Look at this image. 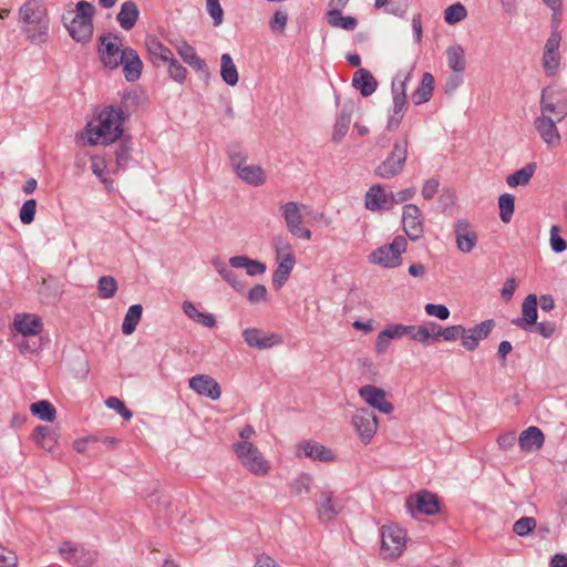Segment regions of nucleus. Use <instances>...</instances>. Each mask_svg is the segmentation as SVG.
<instances>
[{
	"instance_id": "1",
	"label": "nucleus",
	"mask_w": 567,
	"mask_h": 567,
	"mask_svg": "<svg viewBox=\"0 0 567 567\" xmlns=\"http://www.w3.org/2000/svg\"><path fill=\"white\" fill-rule=\"evenodd\" d=\"M124 111L114 105L104 107L96 118L85 128V137L90 145H107L116 142L123 135Z\"/></svg>"
},
{
	"instance_id": "2",
	"label": "nucleus",
	"mask_w": 567,
	"mask_h": 567,
	"mask_svg": "<svg viewBox=\"0 0 567 567\" xmlns=\"http://www.w3.org/2000/svg\"><path fill=\"white\" fill-rule=\"evenodd\" d=\"M22 31L32 43H44L48 39L49 17L42 0H25L19 9Z\"/></svg>"
},
{
	"instance_id": "3",
	"label": "nucleus",
	"mask_w": 567,
	"mask_h": 567,
	"mask_svg": "<svg viewBox=\"0 0 567 567\" xmlns=\"http://www.w3.org/2000/svg\"><path fill=\"white\" fill-rule=\"evenodd\" d=\"M95 8L92 3L81 0L76 3L74 11H66L62 16L63 25L73 40L87 42L93 35V16Z\"/></svg>"
},
{
	"instance_id": "4",
	"label": "nucleus",
	"mask_w": 567,
	"mask_h": 567,
	"mask_svg": "<svg viewBox=\"0 0 567 567\" xmlns=\"http://www.w3.org/2000/svg\"><path fill=\"white\" fill-rule=\"evenodd\" d=\"M233 451L240 464L251 474L266 476L270 472V463L265 458L258 447L249 441L233 444Z\"/></svg>"
},
{
	"instance_id": "5",
	"label": "nucleus",
	"mask_w": 567,
	"mask_h": 567,
	"mask_svg": "<svg viewBox=\"0 0 567 567\" xmlns=\"http://www.w3.org/2000/svg\"><path fill=\"white\" fill-rule=\"evenodd\" d=\"M380 555L383 559L395 560L406 548V532L396 524L384 525L380 530Z\"/></svg>"
},
{
	"instance_id": "6",
	"label": "nucleus",
	"mask_w": 567,
	"mask_h": 567,
	"mask_svg": "<svg viewBox=\"0 0 567 567\" xmlns=\"http://www.w3.org/2000/svg\"><path fill=\"white\" fill-rule=\"evenodd\" d=\"M561 32L559 31V19L555 18L551 23V31L545 42L542 56V66L547 76H555L561 66V54L559 51L561 43Z\"/></svg>"
},
{
	"instance_id": "7",
	"label": "nucleus",
	"mask_w": 567,
	"mask_h": 567,
	"mask_svg": "<svg viewBox=\"0 0 567 567\" xmlns=\"http://www.w3.org/2000/svg\"><path fill=\"white\" fill-rule=\"evenodd\" d=\"M408 136L396 141L390 154L374 168V174L384 179L398 176L404 168L408 158Z\"/></svg>"
},
{
	"instance_id": "8",
	"label": "nucleus",
	"mask_w": 567,
	"mask_h": 567,
	"mask_svg": "<svg viewBox=\"0 0 567 567\" xmlns=\"http://www.w3.org/2000/svg\"><path fill=\"white\" fill-rule=\"evenodd\" d=\"M306 208V205L299 202L290 200L286 203H281L279 205V212L281 217L285 220V225L287 230L297 238L303 240H310L312 238V233L309 228L302 225L303 215L302 209Z\"/></svg>"
},
{
	"instance_id": "9",
	"label": "nucleus",
	"mask_w": 567,
	"mask_h": 567,
	"mask_svg": "<svg viewBox=\"0 0 567 567\" xmlns=\"http://www.w3.org/2000/svg\"><path fill=\"white\" fill-rule=\"evenodd\" d=\"M411 79V73L404 75L398 74L392 81V101L393 106L389 114L386 128L395 131L404 116V107L406 105V83Z\"/></svg>"
},
{
	"instance_id": "10",
	"label": "nucleus",
	"mask_w": 567,
	"mask_h": 567,
	"mask_svg": "<svg viewBox=\"0 0 567 567\" xmlns=\"http://www.w3.org/2000/svg\"><path fill=\"white\" fill-rule=\"evenodd\" d=\"M406 239L396 236L391 244L377 248L370 255V261L385 268H394L401 264V255L406 250Z\"/></svg>"
},
{
	"instance_id": "11",
	"label": "nucleus",
	"mask_w": 567,
	"mask_h": 567,
	"mask_svg": "<svg viewBox=\"0 0 567 567\" xmlns=\"http://www.w3.org/2000/svg\"><path fill=\"white\" fill-rule=\"evenodd\" d=\"M277 255V268L272 275V285L276 289L282 287L287 281L296 264V258L291 245L284 240H278L275 245Z\"/></svg>"
},
{
	"instance_id": "12",
	"label": "nucleus",
	"mask_w": 567,
	"mask_h": 567,
	"mask_svg": "<svg viewBox=\"0 0 567 567\" xmlns=\"http://www.w3.org/2000/svg\"><path fill=\"white\" fill-rule=\"evenodd\" d=\"M352 425L362 444L368 445L373 440L379 421L377 415L368 408L358 409L352 415Z\"/></svg>"
},
{
	"instance_id": "13",
	"label": "nucleus",
	"mask_w": 567,
	"mask_h": 567,
	"mask_svg": "<svg viewBox=\"0 0 567 567\" xmlns=\"http://www.w3.org/2000/svg\"><path fill=\"white\" fill-rule=\"evenodd\" d=\"M101 58L105 66L115 69L121 65L124 58V49L120 37L109 33L101 38Z\"/></svg>"
},
{
	"instance_id": "14",
	"label": "nucleus",
	"mask_w": 567,
	"mask_h": 567,
	"mask_svg": "<svg viewBox=\"0 0 567 567\" xmlns=\"http://www.w3.org/2000/svg\"><path fill=\"white\" fill-rule=\"evenodd\" d=\"M296 457L329 463L336 460L333 451L316 441L305 440L295 445Z\"/></svg>"
},
{
	"instance_id": "15",
	"label": "nucleus",
	"mask_w": 567,
	"mask_h": 567,
	"mask_svg": "<svg viewBox=\"0 0 567 567\" xmlns=\"http://www.w3.org/2000/svg\"><path fill=\"white\" fill-rule=\"evenodd\" d=\"M405 506L412 516H415L416 513L434 515L439 512L437 497L429 491H421L414 497H409Z\"/></svg>"
},
{
	"instance_id": "16",
	"label": "nucleus",
	"mask_w": 567,
	"mask_h": 567,
	"mask_svg": "<svg viewBox=\"0 0 567 567\" xmlns=\"http://www.w3.org/2000/svg\"><path fill=\"white\" fill-rule=\"evenodd\" d=\"M358 393L368 405L377 409L381 413L390 414L394 410L393 403L386 400V393L381 388L368 384L361 386Z\"/></svg>"
},
{
	"instance_id": "17",
	"label": "nucleus",
	"mask_w": 567,
	"mask_h": 567,
	"mask_svg": "<svg viewBox=\"0 0 567 567\" xmlns=\"http://www.w3.org/2000/svg\"><path fill=\"white\" fill-rule=\"evenodd\" d=\"M59 551L69 563L78 567H90L96 559L95 551L85 549L71 542L63 543Z\"/></svg>"
},
{
	"instance_id": "18",
	"label": "nucleus",
	"mask_w": 567,
	"mask_h": 567,
	"mask_svg": "<svg viewBox=\"0 0 567 567\" xmlns=\"http://www.w3.org/2000/svg\"><path fill=\"white\" fill-rule=\"evenodd\" d=\"M402 224L406 236L415 241L423 235V223L421 219V210L416 205L406 204L403 207Z\"/></svg>"
},
{
	"instance_id": "19",
	"label": "nucleus",
	"mask_w": 567,
	"mask_h": 567,
	"mask_svg": "<svg viewBox=\"0 0 567 567\" xmlns=\"http://www.w3.org/2000/svg\"><path fill=\"white\" fill-rule=\"evenodd\" d=\"M535 128L543 142L549 148H556L561 143V136L556 122L548 115H539L534 121Z\"/></svg>"
},
{
	"instance_id": "20",
	"label": "nucleus",
	"mask_w": 567,
	"mask_h": 567,
	"mask_svg": "<svg viewBox=\"0 0 567 567\" xmlns=\"http://www.w3.org/2000/svg\"><path fill=\"white\" fill-rule=\"evenodd\" d=\"M245 342L258 350H265L278 346L282 342V338L277 333H265L257 328H247L243 331Z\"/></svg>"
},
{
	"instance_id": "21",
	"label": "nucleus",
	"mask_w": 567,
	"mask_h": 567,
	"mask_svg": "<svg viewBox=\"0 0 567 567\" xmlns=\"http://www.w3.org/2000/svg\"><path fill=\"white\" fill-rule=\"evenodd\" d=\"M189 388L199 395L216 401L221 395V389L218 382L208 374H196L188 381Z\"/></svg>"
},
{
	"instance_id": "22",
	"label": "nucleus",
	"mask_w": 567,
	"mask_h": 567,
	"mask_svg": "<svg viewBox=\"0 0 567 567\" xmlns=\"http://www.w3.org/2000/svg\"><path fill=\"white\" fill-rule=\"evenodd\" d=\"M495 327L493 319H487L470 329H465L463 336V347L467 351H474L478 348L480 341L486 339Z\"/></svg>"
},
{
	"instance_id": "23",
	"label": "nucleus",
	"mask_w": 567,
	"mask_h": 567,
	"mask_svg": "<svg viewBox=\"0 0 567 567\" xmlns=\"http://www.w3.org/2000/svg\"><path fill=\"white\" fill-rule=\"evenodd\" d=\"M457 248L465 254L471 252L477 244V234L465 219L456 220L454 225Z\"/></svg>"
},
{
	"instance_id": "24",
	"label": "nucleus",
	"mask_w": 567,
	"mask_h": 567,
	"mask_svg": "<svg viewBox=\"0 0 567 567\" xmlns=\"http://www.w3.org/2000/svg\"><path fill=\"white\" fill-rule=\"evenodd\" d=\"M13 329L24 336H38L42 332L43 324L39 316L33 313H19L13 319Z\"/></svg>"
},
{
	"instance_id": "25",
	"label": "nucleus",
	"mask_w": 567,
	"mask_h": 567,
	"mask_svg": "<svg viewBox=\"0 0 567 567\" xmlns=\"http://www.w3.org/2000/svg\"><path fill=\"white\" fill-rule=\"evenodd\" d=\"M537 321V297L528 295L522 305V317L513 319L512 323L525 331H528Z\"/></svg>"
},
{
	"instance_id": "26",
	"label": "nucleus",
	"mask_w": 567,
	"mask_h": 567,
	"mask_svg": "<svg viewBox=\"0 0 567 567\" xmlns=\"http://www.w3.org/2000/svg\"><path fill=\"white\" fill-rule=\"evenodd\" d=\"M176 50L183 61L198 72L202 78L208 79L210 76L206 62L196 54L195 49L190 44L183 42L177 45Z\"/></svg>"
},
{
	"instance_id": "27",
	"label": "nucleus",
	"mask_w": 567,
	"mask_h": 567,
	"mask_svg": "<svg viewBox=\"0 0 567 567\" xmlns=\"http://www.w3.org/2000/svg\"><path fill=\"white\" fill-rule=\"evenodd\" d=\"M390 194H386L384 188L380 185L371 186L365 194V207L369 210L375 212L381 209H391Z\"/></svg>"
},
{
	"instance_id": "28",
	"label": "nucleus",
	"mask_w": 567,
	"mask_h": 567,
	"mask_svg": "<svg viewBox=\"0 0 567 567\" xmlns=\"http://www.w3.org/2000/svg\"><path fill=\"white\" fill-rule=\"evenodd\" d=\"M121 64L128 82L136 81L141 76L143 63L134 49L124 48V58Z\"/></svg>"
},
{
	"instance_id": "29",
	"label": "nucleus",
	"mask_w": 567,
	"mask_h": 567,
	"mask_svg": "<svg viewBox=\"0 0 567 567\" xmlns=\"http://www.w3.org/2000/svg\"><path fill=\"white\" fill-rule=\"evenodd\" d=\"M544 442L545 436L542 430L537 426L527 427L518 437L519 447L524 452L538 451L543 447Z\"/></svg>"
},
{
	"instance_id": "30",
	"label": "nucleus",
	"mask_w": 567,
	"mask_h": 567,
	"mask_svg": "<svg viewBox=\"0 0 567 567\" xmlns=\"http://www.w3.org/2000/svg\"><path fill=\"white\" fill-rule=\"evenodd\" d=\"M354 112L353 104H344L337 116L336 123L333 125L332 132V141L336 143H340L343 137L347 135L351 121L352 114Z\"/></svg>"
},
{
	"instance_id": "31",
	"label": "nucleus",
	"mask_w": 567,
	"mask_h": 567,
	"mask_svg": "<svg viewBox=\"0 0 567 567\" xmlns=\"http://www.w3.org/2000/svg\"><path fill=\"white\" fill-rule=\"evenodd\" d=\"M352 85L359 90L363 96H370L375 92L378 83L369 70L359 69L354 72Z\"/></svg>"
},
{
	"instance_id": "32",
	"label": "nucleus",
	"mask_w": 567,
	"mask_h": 567,
	"mask_svg": "<svg viewBox=\"0 0 567 567\" xmlns=\"http://www.w3.org/2000/svg\"><path fill=\"white\" fill-rule=\"evenodd\" d=\"M229 265L233 268L245 269L250 277L266 272V265L259 260L250 259L247 256H234L229 258Z\"/></svg>"
},
{
	"instance_id": "33",
	"label": "nucleus",
	"mask_w": 567,
	"mask_h": 567,
	"mask_svg": "<svg viewBox=\"0 0 567 567\" xmlns=\"http://www.w3.org/2000/svg\"><path fill=\"white\" fill-rule=\"evenodd\" d=\"M318 515L323 522L332 520L341 511V507L333 502L331 492H322L318 503Z\"/></svg>"
},
{
	"instance_id": "34",
	"label": "nucleus",
	"mask_w": 567,
	"mask_h": 567,
	"mask_svg": "<svg viewBox=\"0 0 567 567\" xmlns=\"http://www.w3.org/2000/svg\"><path fill=\"white\" fill-rule=\"evenodd\" d=\"M145 45L154 63L158 61L166 63L173 56L172 50L153 35L146 38Z\"/></svg>"
},
{
	"instance_id": "35",
	"label": "nucleus",
	"mask_w": 567,
	"mask_h": 567,
	"mask_svg": "<svg viewBox=\"0 0 567 567\" xmlns=\"http://www.w3.org/2000/svg\"><path fill=\"white\" fill-rule=\"evenodd\" d=\"M32 440L39 447L51 453L54 452V447L56 445V435L49 426H37L33 430Z\"/></svg>"
},
{
	"instance_id": "36",
	"label": "nucleus",
	"mask_w": 567,
	"mask_h": 567,
	"mask_svg": "<svg viewBox=\"0 0 567 567\" xmlns=\"http://www.w3.org/2000/svg\"><path fill=\"white\" fill-rule=\"evenodd\" d=\"M138 17H140V10H138L136 3L133 1H125L122 3L121 10L117 13L116 19H117L120 25L124 30L128 31L135 25Z\"/></svg>"
},
{
	"instance_id": "37",
	"label": "nucleus",
	"mask_w": 567,
	"mask_h": 567,
	"mask_svg": "<svg viewBox=\"0 0 567 567\" xmlns=\"http://www.w3.org/2000/svg\"><path fill=\"white\" fill-rule=\"evenodd\" d=\"M446 59L449 68L457 74H462L466 69V58L464 49L455 43L446 49Z\"/></svg>"
},
{
	"instance_id": "38",
	"label": "nucleus",
	"mask_w": 567,
	"mask_h": 567,
	"mask_svg": "<svg viewBox=\"0 0 567 567\" xmlns=\"http://www.w3.org/2000/svg\"><path fill=\"white\" fill-rule=\"evenodd\" d=\"M184 313L192 320L202 324L206 328H214L216 326V319L213 313L200 312L192 301H184L182 305Z\"/></svg>"
},
{
	"instance_id": "39",
	"label": "nucleus",
	"mask_w": 567,
	"mask_h": 567,
	"mask_svg": "<svg viewBox=\"0 0 567 567\" xmlns=\"http://www.w3.org/2000/svg\"><path fill=\"white\" fill-rule=\"evenodd\" d=\"M434 90V76L425 72L422 75L420 86L412 93V101L415 105H421L432 97Z\"/></svg>"
},
{
	"instance_id": "40",
	"label": "nucleus",
	"mask_w": 567,
	"mask_h": 567,
	"mask_svg": "<svg viewBox=\"0 0 567 567\" xmlns=\"http://www.w3.org/2000/svg\"><path fill=\"white\" fill-rule=\"evenodd\" d=\"M236 174L248 185L261 186L266 183V173L259 165H246Z\"/></svg>"
},
{
	"instance_id": "41",
	"label": "nucleus",
	"mask_w": 567,
	"mask_h": 567,
	"mask_svg": "<svg viewBox=\"0 0 567 567\" xmlns=\"http://www.w3.org/2000/svg\"><path fill=\"white\" fill-rule=\"evenodd\" d=\"M220 76L230 86L238 83V71L229 53H223L220 56Z\"/></svg>"
},
{
	"instance_id": "42",
	"label": "nucleus",
	"mask_w": 567,
	"mask_h": 567,
	"mask_svg": "<svg viewBox=\"0 0 567 567\" xmlns=\"http://www.w3.org/2000/svg\"><path fill=\"white\" fill-rule=\"evenodd\" d=\"M328 23L333 28L352 31L357 28L358 21L353 17H343L340 9H331L327 13Z\"/></svg>"
},
{
	"instance_id": "43",
	"label": "nucleus",
	"mask_w": 567,
	"mask_h": 567,
	"mask_svg": "<svg viewBox=\"0 0 567 567\" xmlns=\"http://www.w3.org/2000/svg\"><path fill=\"white\" fill-rule=\"evenodd\" d=\"M312 484V475L309 473H301L289 483V493L293 497H299L305 493H309Z\"/></svg>"
},
{
	"instance_id": "44",
	"label": "nucleus",
	"mask_w": 567,
	"mask_h": 567,
	"mask_svg": "<svg viewBox=\"0 0 567 567\" xmlns=\"http://www.w3.org/2000/svg\"><path fill=\"white\" fill-rule=\"evenodd\" d=\"M143 313V307L141 305H132L125 313L123 323H122V332L125 336L132 334L138 322L141 321Z\"/></svg>"
},
{
	"instance_id": "45",
	"label": "nucleus",
	"mask_w": 567,
	"mask_h": 567,
	"mask_svg": "<svg viewBox=\"0 0 567 567\" xmlns=\"http://www.w3.org/2000/svg\"><path fill=\"white\" fill-rule=\"evenodd\" d=\"M536 169V165L534 163H529L525 165L523 168L516 171L515 173L508 175L506 177V183L511 187L516 186H525L530 182Z\"/></svg>"
},
{
	"instance_id": "46",
	"label": "nucleus",
	"mask_w": 567,
	"mask_h": 567,
	"mask_svg": "<svg viewBox=\"0 0 567 567\" xmlns=\"http://www.w3.org/2000/svg\"><path fill=\"white\" fill-rule=\"evenodd\" d=\"M30 410L33 415L38 416L42 421L53 422L55 420L56 410L53 404L47 400L32 403Z\"/></svg>"
},
{
	"instance_id": "47",
	"label": "nucleus",
	"mask_w": 567,
	"mask_h": 567,
	"mask_svg": "<svg viewBox=\"0 0 567 567\" xmlns=\"http://www.w3.org/2000/svg\"><path fill=\"white\" fill-rule=\"evenodd\" d=\"M548 92H549L548 87H546V89H544L542 91V96H540V112H542V114L540 115H547L548 113H553V114H555L557 116V122H560V121H563L565 118L567 112H566L565 107H559L555 103L549 102L547 100Z\"/></svg>"
},
{
	"instance_id": "48",
	"label": "nucleus",
	"mask_w": 567,
	"mask_h": 567,
	"mask_svg": "<svg viewBox=\"0 0 567 567\" xmlns=\"http://www.w3.org/2000/svg\"><path fill=\"white\" fill-rule=\"evenodd\" d=\"M499 218L503 223H509L514 209H515V197L512 194H503L498 198Z\"/></svg>"
},
{
	"instance_id": "49",
	"label": "nucleus",
	"mask_w": 567,
	"mask_h": 567,
	"mask_svg": "<svg viewBox=\"0 0 567 567\" xmlns=\"http://www.w3.org/2000/svg\"><path fill=\"white\" fill-rule=\"evenodd\" d=\"M132 143L128 140H123L115 151V162L117 169H125L132 158Z\"/></svg>"
},
{
	"instance_id": "50",
	"label": "nucleus",
	"mask_w": 567,
	"mask_h": 567,
	"mask_svg": "<svg viewBox=\"0 0 567 567\" xmlns=\"http://www.w3.org/2000/svg\"><path fill=\"white\" fill-rule=\"evenodd\" d=\"M436 322H429L427 324L420 326V328H417L416 330V333L412 336V340L421 342L423 344H430L432 341L436 340Z\"/></svg>"
},
{
	"instance_id": "51",
	"label": "nucleus",
	"mask_w": 567,
	"mask_h": 567,
	"mask_svg": "<svg viewBox=\"0 0 567 567\" xmlns=\"http://www.w3.org/2000/svg\"><path fill=\"white\" fill-rule=\"evenodd\" d=\"M464 332L465 328L461 324L449 326L446 328H442L440 324H437L435 329L436 339L442 337L445 341H455L461 339L463 342Z\"/></svg>"
},
{
	"instance_id": "52",
	"label": "nucleus",
	"mask_w": 567,
	"mask_h": 567,
	"mask_svg": "<svg viewBox=\"0 0 567 567\" xmlns=\"http://www.w3.org/2000/svg\"><path fill=\"white\" fill-rule=\"evenodd\" d=\"M99 296L102 299L114 297L117 290V282L112 276H103L97 281Z\"/></svg>"
},
{
	"instance_id": "53",
	"label": "nucleus",
	"mask_w": 567,
	"mask_h": 567,
	"mask_svg": "<svg viewBox=\"0 0 567 567\" xmlns=\"http://www.w3.org/2000/svg\"><path fill=\"white\" fill-rule=\"evenodd\" d=\"M466 16V8L461 2L447 7L444 11V20L449 24H456L464 20Z\"/></svg>"
},
{
	"instance_id": "54",
	"label": "nucleus",
	"mask_w": 567,
	"mask_h": 567,
	"mask_svg": "<svg viewBox=\"0 0 567 567\" xmlns=\"http://www.w3.org/2000/svg\"><path fill=\"white\" fill-rule=\"evenodd\" d=\"M536 526L537 522L534 517L524 516L514 523L513 532L519 537H525L529 535Z\"/></svg>"
},
{
	"instance_id": "55",
	"label": "nucleus",
	"mask_w": 567,
	"mask_h": 567,
	"mask_svg": "<svg viewBox=\"0 0 567 567\" xmlns=\"http://www.w3.org/2000/svg\"><path fill=\"white\" fill-rule=\"evenodd\" d=\"M231 167L237 173L246 166L247 154L237 146L229 147L227 151Z\"/></svg>"
},
{
	"instance_id": "56",
	"label": "nucleus",
	"mask_w": 567,
	"mask_h": 567,
	"mask_svg": "<svg viewBox=\"0 0 567 567\" xmlns=\"http://www.w3.org/2000/svg\"><path fill=\"white\" fill-rule=\"evenodd\" d=\"M167 64V68H168V73H169V76L178 82V83H183L185 80H186V76H187V70L186 68H184L178 60H176L174 58V55L172 56L171 60H168L166 62Z\"/></svg>"
},
{
	"instance_id": "57",
	"label": "nucleus",
	"mask_w": 567,
	"mask_h": 567,
	"mask_svg": "<svg viewBox=\"0 0 567 567\" xmlns=\"http://www.w3.org/2000/svg\"><path fill=\"white\" fill-rule=\"evenodd\" d=\"M37 210V200L31 198L25 200L20 208V220L24 225H29L34 220Z\"/></svg>"
},
{
	"instance_id": "58",
	"label": "nucleus",
	"mask_w": 567,
	"mask_h": 567,
	"mask_svg": "<svg viewBox=\"0 0 567 567\" xmlns=\"http://www.w3.org/2000/svg\"><path fill=\"white\" fill-rule=\"evenodd\" d=\"M206 9L214 20V25H220L224 21V10L219 3V0H206Z\"/></svg>"
},
{
	"instance_id": "59",
	"label": "nucleus",
	"mask_w": 567,
	"mask_h": 567,
	"mask_svg": "<svg viewBox=\"0 0 567 567\" xmlns=\"http://www.w3.org/2000/svg\"><path fill=\"white\" fill-rule=\"evenodd\" d=\"M559 227L557 225H553L550 228V248L554 252H563L567 245L563 237L559 235Z\"/></svg>"
},
{
	"instance_id": "60",
	"label": "nucleus",
	"mask_w": 567,
	"mask_h": 567,
	"mask_svg": "<svg viewBox=\"0 0 567 567\" xmlns=\"http://www.w3.org/2000/svg\"><path fill=\"white\" fill-rule=\"evenodd\" d=\"M105 404L107 408L115 410L117 413H120L125 420H131L133 416L132 411H130L125 406L124 402L118 398L111 396L105 401Z\"/></svg>"
},
{
	"instance_id": "61",
	"label": "nucleus",
	"mask_w": 567,
	"mask_h": 567,
	"mask_svg": "<svg viewBox=\"0 0 567 567\" xmlns=\"http://www.w3.org/2000/svg\"><path fill=\"white\" fill-rule=\"evenodd\" d=\"M416 194V189L414 187H409V188H405L403 190H399L396 193H390V198H391V202H390V206H391V209L398 205V204H401V203H404L409 199H412Z\"/></svg>"
},
{
	"instance_id": "62",
	"label": "nucleus",
	"mask_w": 567,
	"mask_h": 567,
	"mask_svg": "<svg viewBox=\"0 0 567 567\" xmlns=\"http://www.w3.org/2000/svg\"><path fill=\"white\" fill-rule=\"evenodd\" d=\"M288 14L286 11L278 10L270 19L269 25L272 31L282 32L287 25Z\"/></svg>"
},
{
	"instance_id": "63",
	"label": "nucleus",
	"mask_w": 567,
	"mask_h": 567,
	"mask_svg": "<svg viewBox=\"0 0 567 567\" xmlns=\"http://www.w3.org/2000/svg\"><path fill=\"white\" fill-rule=\"evenodd\" d=\"M424 309L426 315L441 320H446L450 317V310L444 305L427 303Z\"/></svg>"
},
{
	"instance_id": "64",
	"label": "nucleus",
	"mask_w": 567,
	"mask_h": 567,
	"mask_svg": "<svg viewBox=\"0 0 567 567\" xmlns=\"http://www.w3.org/2000/svg\"><path fill=\"white\" fill-rule=\"evenodd\" d=\"M17 555L4 547H0V567H17Z\"/></svg>"
}]
</instances>
